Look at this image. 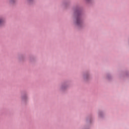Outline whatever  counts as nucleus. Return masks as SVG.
<instances>
[{"instance_id": "f03ea898", "label": "nucleus", "mask_w": 129, "mask_h": 129, "mask_svg": "<svg viewBox=\"0 0 129 129\" xmlns=\"http://www.w3.org/2000/svg\"><path fill=\"white\" fill-rule=\"evenodd\" d=\"M4 23H5V20L3 18H0V26H2Z\"/></svg>"}, {"instance_id": "f257e3e1", "label": "nucleus", "mask_w": 129, "mask_h": 129, "mask_svg": "<svg viewBox=\"0 0 129 129\" xmlns=\"http://www.w3.org/2000/svg\"><path fill=\"white\" fill-rule=\"evenodd\" d=\"M81 23H82V21H81V19H80V17H79V15H77L76 17V25H78V26H79V25H80Z\"/></svg>"}]
</instances>
